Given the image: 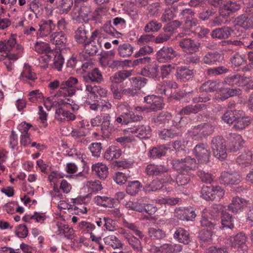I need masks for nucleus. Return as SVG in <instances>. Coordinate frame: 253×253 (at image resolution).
<instances>
[{"instance_id":"a18cd8bd","label":"nucleus","mask_w":253,"mask_h":253,"mask_svg":"<svg viewBox=\"0 0 253 253\" xmlns=\"http://www.w3.org/2000/svg\"><path fill=\"white\" fill-rule=\"evenodd\" d=\"M171 115L168 112H162L156 118H153L152 120L156 126L169 122L171 119Z\"/></svg>"},{"instance_id":"7c9ffc66","label":"nucleus","mask_w":253,"mask_h":253,"mask_svg":"<svg viewBox=\"0 0 253 253\" xmlns=\"http://www.w3.org/2000/svg\"><path fill=\"white\" fill-rule=\"evenodd\" d=\"M132 70H122L116 73L110 78L112 84H117L125 81L132 75Z\"/></svg>"},{"instance_id":"4c0bfd02","label":"nucleus","mask_w":253,"mask_h":253,"mask_svg":"<svg viewBox=\"0 0 253 253\" xmlns=\"http://www.w3.org/2000/svg\"><path fill=\"white\" fill-rule=\"evenodd\" d=\"M141 74L150 78L156 79L159 76L158 67L156 65H151L141 71Z\"/></svg>"},{"instance_id":"8fccbe9b","label":"nucleus","mask_w":253,"mask_h":253,"mask_svg":"<svg viewBox=\"0 0 253 253\" xmlns=\"http://www.w3.org/2000/svg\"><path fill=\"white\" fill-rule=\"evenodd\" d=\"M108 174V169L105 164L97 163L96 164V174L101 179L104 180Z\"/></svg>"},{"instance_id":"58836bf2","label":"nucleus","mask_w":253,"mask_h":253,"mask_svg":"<svg viewBox=\"0 0 253 253\" xmlns=\"http://www.w3.org/2000/svg\"><path fill=\"white\" fill-rule=\"evenodd\" d=\"M122 151L117 146H111L107 150L104 155L105 159L113 160L118 159L121 155Z\"/></svg>"},{"instance_id":"864d4df0","label":"nucleus","mask_w":253,"mask_h":253,"mask_svg":"<svg viewBox=\"0 0 253 253\" xmlns=\"http://www.w3.org/2000/svg\"><path fill=\"white\" fill-rule=\"evenodd\" d=\"M237 111L228 110L223 115L222 120L227 124H232L238 118Z\"/></svg>"},{"instance_id":"4468645a","label":"nucleus","mask_w":253,"mask_h":253,"mask_svg":"<svg viewBox=\"0 0 253 253\" xmlns=\"http://www.w3.org/2000/svg\"><path fill=\"white\" fill-rule=\"evenodd\" d=\"M181 19L185 20V27L187 29H190L198 24V20L195 16L194 11L190 8L183 9L179 14Z\"/></svg>"},{"instance_id":"a19ab883","label":"nucleus","mask_w":253,"mask_h":253,"mask_svg":"<svg viewBox=\"0 0 253 253\" xmlns=\"http://www.w3.org/2000/svg\"><path fill=\"white\" fill-rule=\"evenodd\" d=\"M220 84L217 81H208L202 84L200 90L202 91L211 92L219 89Z\"/></svg>"},{"instance_id":"a878e982","label":"nucleus","mask_w":253,"mask_h":253,"mask_svg":"<svg viewBox=\"0 0 253 253\" xmlns=\"http://www.w3.org/2000/svg\"><path fill=\"white\" fill-rule=\"evenodd\" d=\"M182 5V3H179L178 5H173L166 8L161 16V21L163 22H167L173 19L178 12V5Z\"/></svg>"},{"instance_id":"5fc2aeb1","label":"nucleus","mask_w":253,"mask_h":253,"mask_svg":"<svg viewBox=\"0 0 253 253\" xmlns=\"http://www.w3.org/2000/svg\"><path fill=\"white\" fill-rule=\"evenodd\" d=\"M162 27L161 23L157 21L153 20L150 21L146 24L144 28V31L146 33L158 32Z\"/></svg>"},{"instance_id":"aec40b11","label":"nucleus","mask_w":253,"mask_h":253,"mask_svg":"<svg viewBox=\"0 0 253 253\" xmlns=\"http://www.w3.org/2000/svg\"><path fill=\"white\" fill-rule=\"evenodd\" d=\"M127 131L135 134L136 136L140 139L148 138L151 135V128L149 126H134L133 127L128 128Z\"/></svg>"},{"instance_id":"bf43d9fd","label":"nucleus","mask_w":253,"mask_h":253,"mask_svg":"<svg viewBox=\"0 0 253 253\" xmlns=\"http://www.w3.org/2000/svg\"><path fill=\"white\" fill-rule=\"evenodd\" d=\"M231 62L233 66L239 67L245 63L246 60L245 55H241L238 53H235L231 58Z\"/></svg>"},{"instance_id":"f704fd0d","label":"nucleus","mask_w":253,"mask_h":253,"mask_svg":"<svg viewBox=\"0 0 253 253\" xmlns=\"http://www.w3.org/2000/svg\"><path fill=\"white\" fill-rule=\"evenodd\" d=\"M246 77L242 76L239 74H236L226 78L224 80V82L228 85L240 86L246 84Z\"/></svg>"},{"instance_id":"e433bc0d","label":"nucleus","mask_w":253,"mask_h":253,"mask_svg":"<svg viewBox=\"0 0 253 253\" xmlns=\"http://www.w3.org/2000/svg\"><path fill=\"white\" fill-rule=\"evenodd\" d=\"M147 81V79L141 77H133L129 79L128 82L126 83V85L128 83L130 84L131 86L137 91L146 85Z\"/></svg>"},{"instance_id":"5701e85b","label":"nucleus","mask_w":253,"mask_h":253,"mask_svg":"<svg viewBox=\"0 0 253 253\" xmlns=\"http://www.w3.org/2000/svg\"><path fill=\"white\" fill-rule=\"evenodd\" d=\"M121 233L123 235L124 238L126 240L128 244L135 251H142V246L141 242L138 238L126 231H123Z\"/></svg>"},{"instance_id":"412c9836","label":"nucleus","mask_w":253,"mask_h":253,"mask_svg":"<svg viewBox=\"0 0 253 253\" xmlns=\"http://www.w3.org/2000/svg\"><path fill=\"white\" fill-rule=\"evenodd\" d=\"M144 102L149 105L150 109L153 111L161 110L163 108V99L161 97L154 95H149L144 98Z\"/></svg>"},{"instance_id":"393cba45","label":"nucleus","mask_w":253,"mask_h":253,"mask_svg":"<svg viewBox=\"0 0 253 253\" xmlns=\"http://www.w3.org/2000/svg\"><path fill=\"white\" fill-rule=\"evenodd\" d=\"M48 41L54 44L57 49H63L66 43V38L61 33L54 32L51 34Z\"/></svg>"},{"instance_id":"39448f33","label":"nucleus","mask_w":253,"mask_h":253,"mask_svg":"<svg viewBox=\"0 0 253 253\" xmlns=\"http://www.w3.org/2000/svg\"><path fill=\"white\" fill-rule=\"evenodd\" d=\"M211 147L213 155L218 159L223 160L227 157L226 140L222 136L213 137L211 140Z\"/></svg>"},{"instance_id":"de8ad7c7","label":"nucleus","mask_w":253,"mask_h":253,"mask_svg":"<svg viewBox=\"0 0 253 253\" xmlns=\"http://www.w3.org/2000/svg\"><path fill=\"white\" fill-rule=\"evenodd\" d=\"M141 187V183L138 181L129 182L126 191L129 195L134 196L138 193Z\"/></svg>"},{"instance_id":"4be33fe9","label":"nucleus","mask_w":253,"mask_h":253,"mask_svg":"<svg viewBox=\"0 0 253 253\" xmlns=\"http://www.w3.org/2000/svg\"><path fill=\"white\" fill-rule=\"evenodd\" d=\"M241 93L240 88H222L217 92L216 97L217 99L223 101L230 97L238 95Z\"/></svg>"},{"instance_id":"0e129e2a","label":"nucleus","mask_w":253,"mask_h":253,"mask_svg":"<svg viewBox=\"0 0 253 253\" xmlns=\"http://www.w3.org/2000/svg\"><path fill=\"white\" fill-rule=\"evenodd\" d=\"M111 105L105 100L96 99V110L100 111H106L111 108Z\"/></svg>"},{"instance_id":"338daca9","label":"nucleus","mask_w":253,"mask_h":253,"mask_svg":"<svg viewBox=\"0 0 253 253\" xmlns=\"http://www.w3.org/2000/svg\"><path fill=\"white\" fill-rule=\"evenodd\" d=\"M42 97L43 95L39 90H33L28 94V99L29 101L34 103L41 101Z\"/></svg>"},{"instance_id":"6e6d98bb","label":"nucleus","mask_w":253,"mask_h":253,"mask_svg":"<svg viewBox=\"0 0 253 253\" xmlns=\"http://www.w3.org/2000/svg\"><path fill=\"white\" fill-rule=\"evenodd\" d=\"M228 70L223 66H219L216 68H209L206 71V74L209 77H213L217 75L226 73Z\"/></svg>"},{"instance_id":"c756f323","label":"nucleus","mask_w":253,"mask_h":253,"mask_svg":"<svg viewBox=\"0 0 253 253\" xmlns=\"http://www.w3.org/2000/svg\"><path fill=\"white\" fill-rule=\"evenodd\" d=\"M24 52V49L23 46L19 44L16 43L12 49L9 52L6 53L5 57H8V59L12 60L15 61L21 57Z\"/></svg>"},{"instance_id":"e2e57ef3","label":"nucleus","mask_w":253,"mask_h":253,"mask_svg":"<svg viewBox=\"0 0 253 253\" xmlns=\"http://www.w3.org/2000/svg\"><path fill=\"white\" fill-rule=\"evenodd\" d=\"M35 49L39 53H47L50 51V48L47 43L37 42L35 44Z\"/></svg>"},{"instance_id":"4d7b16f0","label":"nucleus","mask_w":253,"mask_h":253,"mask_svg":"<svg viewBox=\"0 0 253 253\" xmlns=\"http://www.w3.org/2000/svg\"><path fill=\"white\" fill-rule=\"evenodd\" d=\"M21 76L23 78L32 81L37 78L36 75L32 71L31 67L27 63L24 64Z\"/></svg>"},{"instance_id":"680f3d73","label":"nucleus","mask_w":253,"mask_h":253,"mask_svg":"<svg viewBox=\"0 0 253 253\" xmlns=\"http://www.w3.org/2000/svg\"><path fill=\"white\" fill-rule=\"evenodd\" d=\"M79 227L81 229H83L84 231H86L87 233H89L90 238L92 241H95V236L90 232L93 231L94 229V226L93 224H92L89 222H87L85 221H83L79 223Z\"/></svg>"},{"instance_id":"a211bd4d","label":"nucleus","mask_w":253,"mask_h":253,"mask_svg":"<svg viewBox=\"0 0 253 253\" xmlns=\"http://www.w3.org/2000/svg\"><path fill=\"white\" fill-rule=\"evenodd\" d=\"M248 205L246 200L239 196L232 198L231 202L227 206V210L234 214L242 211Z\"/></svg>"},{"instance_id":"3c124183","label":"nucleus","mask_w":253,"mask_h":253,"mask_svg":"<svg viewBox=\"0 0 253 253\" xmlns=\"http://www.w3.org/2000/svg\"><path fill=\"white\" fill-rule=\"evenodd\" d=\"M106 245L111 246L114 249H119L122 247V244L115 236L110 235L104 239Z\"/></svg>"},{"instance_id":"20e7f679","label":"nucleus","mask_w":253,"mask_h":253,"mask_svg":"<svg viewBox=\"0 0 253 253\" xmlns=\"http://www.w3.org/2000/svg\"><path fill=\"white\" fill-rule=\"evenodd\" d=\"M215 126L210 123H202L195 126L189 131L191 137L195 140L201 141L204 137L211 135L214 131Z\"/></svg>"},{"instance_id":"774afa93","label":"nucleus","mask_w":253,"mask_h":253,"mask_svg":"<svg viewBox=\"0 0 253 253\" xmlns=\"http://www.w3.org/2000/svg\"><path fill=\"white\" fill-rule=\"evenodd\" d=\"M190 178L189 175L184 173H179L176 178V182L178 186H184L187 184Z\"/></svg>"},{"instance_id":"2eb2a0df","label":"nucleus","mask_w":253,"mask_h":253,"mask_svg":"<svg viewBox=\"0 0 253 253\" xmlns=\"http://www.w3.org/2000/svg\"><path fill=\"white\" fill-rule=\"evenodd\" d=\"M176 55V52L171 47L164 46L157 52L156 59L160 63L168 62Z\"/></svg>"},{"instance_id":"7ed1b4c3","label":"nucleus","mask_w":253,"mask_h":253,"mask_svg":"<svg viewBox=\"0 0 253 253\" xmlns=\"http://www.w3.org/2000/svg\"><path fill=\"white\" fill-rule=\"evenodd\" d=\"M57 106H56V118L60 121L67 120H74L75 119V116L65 109H71L73 111H77L79 109V106L75 102L69 99H59L57 102Z\"/></svg>"},{"instance_id":"f03ea898","label":"nucleus","mask_w":253,"mask_h":253,"mask_svg":"<svg viewBox=\"0 0 253 253\" xmlns=\"http://www.w3.org/2000/svg\"><path fill=\"white\" fill-rule=\"evenodd\" d=\"M84 25L80 26L75 32V38L78 43L83 44L85 51V58L88 60H91L95 53V42H94L95 31L91 33L89 41H86V31Z\"/></svg>"},{"instance_id":"6e6552de","label":"nucleus","mask_w":253,"mask_h":253,"mask_svg":"<svg viewBox=\"0 0 253 253\" xmlns=\"http://www.w3.org/2000/svg\"><path fill=\"white\" fill-rule=\"evenodd\" d=\"M193 153L198 164H207L210 161L211 152L203 143L197 144L193 149Z\"/></svg>"},{"instance_id":"9b49d317","label":"nucleus","mask_w":253,"mask_h":253,"mask_svg":"<svg viewBox=\"0 0 253 253\" xmlns=\"http://www.w3.org/2000/svg\"><path fill=\"white\" fill-rule=\"evenodd\" d=\"M78 83V79L74 77H70L65 82L62 83L60 88L61 95L70 96L75 94L77 88L76 85Z\"/></svg>"},{"instance_id":"0eeeda50","label":"nucleus","mask_w":253,"mask_h":253,"mask_svg":"<svg viewBox=\"0 0 253 253\" xmlns=\"http://www.w3.org/2000/svg\"><path fill=\"white\" fill-rule=\"evenodd\" d=\"M71 16L72 19L79 23L82 22H87L91 18L93 19L94 18V16L89 6H84L81 8L74 7L71 13Z\"/></svg>"},{"instance_id":"ddd939ff","label":"nucleus","mask_w":253,"mask_h":253,"mask_svg":"<svg viewBox=\"0 0 253 253\" xmlns=\"http://www.w3.org/2000/svg\"><path fill=\"white\" fill-rule=\"evenodd\" d=\"M219 181L220 184L227 186L237 185L241 182V178L240 174L236 172L229 173L224 171L221 172Z\"/></svg>"},{"instance_id":"37998d69","label":"nucleus","mask_w":253,"mask_h":253,"mask_svg":"<svg viewBox=\"0 0 253 253\" xmlns=\"http://www.w3.org/2000/svg\"><path fill=\"white\" fill-rule=\"evenodd\" d=\"M163 185L161 181L158 179H156L153 180L150 183L147 184L144 187L143 190L145 193H149L151 192L160 190L163 187Z\"/></svg>"},{"instance_id":"dca6fc26","label":"nucleus","mask_w":253,"mask_h":253,"mask_svg":"<svg viewBox=\"0 0 253 253\" xmlns=\"http://www.w3.org/2000/svg\"><path fill=\"white\" fill-rule=\"evenodd\" d=\"M64 177V174L58 171H53L48 175V180L51 183L54 184L53 189L50 192V194L53 200L56 198L61 199L62 195L60 193V190L55 184L58 179L62 178Z\"/></svg>"},{"instance_id":"bb28decb","label":"nucleus","mask_w":253,"mask_h":253,"mask_svg":"<svg viewBox=\"0 0 253 253\" xmlns=\"http://www.w3.org/2000/svg\"><path fill=\"white\" fill-rule=\"evenodd\" d=\"M173 237L178 242L184 245L188 244L191 241L189 232L181 227L177 228L176 229L173 234Z\"/></svg>"},{"instance_id":"c03bdc74","label":"nucleus","mask_w":253,"mask_h":253,"mask_svg":"<svg viewBox=\"0 0 253 253\" xmlns=\"http://www.w3.org/2000/svg\"><path fill=\"white\" fill-rule=\"evenodd\" d=\"M148 234L149 237L153 240H161L166 237L165 232L161 229L154 227L148 228Z\"/></svg>"},{"instance_id":"79ce46f5","label":"nucleus","mask_w":253,"mask_h":253,"mask_svg":"<svg viewBox=\"0 0 253 253\" xmlns=\"http://www.w3.org/2000/svg\"><path fill=\"white\" fill-rule=\"evenodd\" d=\"M168 148L164 145L154 147L149 152V156L152 158H160L166 155Z\"/></svg>"},{"instance_id":"69168bd1","label":"nucleus","mask_w":253,"mask_h":253,"mask_svg":"<svg viewBox=\"0 0 253 253\" xmlns=\"http://www.w3.org/2000/svg\"><path fill=\"white\" fill-rule=\"evenodd\" d=\"M109 118V116L105 117H104L101 125L100 126L97 125L96 130L100 129L102 131L103 134H105L106 133V135H107V133L109 132L110 125Z\"/></svg>"},{"instance_id":"b1692460","label":"nucleus","mask_w":253,"mask_h":253,"mask_svg":"<svg viewBox=\"0 0 253 253\" xmlns=\"http://www.w3.org/2000/svg\"><path fill=\"white\" fill-rule=\"evenodd\" d=\"M233 30L229 27L224 26L221 28H216L211 33V36L212 38L218 40L226 39L231 35Z\"/></svg>"},{"instance_id":"9d476101","label":"nucleus","mask_w":253,"mask_h":253,"mask_svg":"<svg viewBox=\"0 0 253 253\" xmlns=\"http://www.w3.org/2000/svg\"><path fill=\"white\" fill-rule=\"evenodd\" d=\"M178 45L184 52L192 54L199 51L201 43L191 38H184L179 41Z\"/></svg>"},{"instance_id":"052dcab7","label":"nucleus","mask_w":253,"mask_h":253,"mask_svg":"<svg viewBox=\"0 0 253 253\" xmlns=\"http://www.w3.org/2000/svg\"><path fill=\"white\" fill-rule=\"evenodd\" d=\"M234 122L233 128L237 130L243 129L250 124L249 120L246 118H238Z\"/></svg>"},{"instance_id":"ea45409f","label":"nucleus","mask_w":253,"mask_h":253,"mask_svg":"<svg viewBox=\"0 0 253 253\" xmlns=\"http://www.w3.org/2000/svg\"><path fill=\"white\" fill-rule=\"evenodd\" d=\"M233 217L226 211H222L221 215V223L223 227L232 229L234 227Z\"/></svg>"},{"instance_id":"13d9d810","label":"nucleus","mask_w":253,"mask_h":253,"mask_svg":"<svg viewBox=\"0 0 253 253\" xmlns=\"http://www.w3.org/2000/svg\"><path fill=\"white\" fill-rule=\"evenodd\" d=\"M201 196L206 200H213L216 198L213 193V188L210 186H203L201 190Z\"/></svg>"},{"instance_id":"603ef678","label":"nucleus","mask_w":253,"mask_h":253,"mask_svg":"<svg viewBox=\"0 0 253 253\" xmlns=\"http://www.w3.org/2000/svg\"><path fill=\"white\" fill-rule=\"evenodd\" d=\"M178 135V133L173 129H163L159 132V137L165 140L173 138Z\"/></svg>"},{"instance_id":"c85d7f7f","label":"nucleus","mask_w":253,"mask_h":253,"mask_svg":"<svg viewBox=\"0 0 253 253\" xmlns=\"http://www.w3.org/2000/svg\"><path fill=\"white\" fill-rule=\"evenodd\" d=\"M94 182H90L88 184L86 185V188L88 189V192L89 193L84 196H79L76 198H72L71 199V202L74 204H85L89 201L91 195L94 192H95V190L94 188Z\"/></svg>"},{"instance_id":"09e8293b","label":"nucleus","mask_w":253,"mask_h":253,"mask_svg":"<svg viewBox=\"0 0 253 253\" xmlns=\"http://www.w3.org/2000/svg\"><path fill=\"white\" fill-rule=\"evenodd\" d=\"M133 47L129 43H126L121 44L118 48L119 55L122 57H127L133 52Z\"/></svg>"},{"instance_id":"f3484780","label":"nucleus","mask_w":253,"mask_h":253,"mask_svg":"<svg viewBox=\"0 0 253 253\" xmlns=\"http://www.w3.org/2000/svg\"><path fill=\"white\" fill-rule=\"evenodd\" d=\"M227 139L228 149L230 152H236L243 148L244 140L241 135L237 133H230Z\"/></svg>"},{"instance_id":"f8f14e48","label":"nucleus","mask_w":253,"mask_h":253,"mask_svg":"<svg viewBox=\"0 0 253 253\" xmlns=\"http://www.w3.org/2000/svg\"><path fill=\"white\" fill-rule=\"evenodd\" d=\"M40 28L37 33L38 37H48V40L49 39L51 34L54 33V30L55 28V24L52 20H42L39 23Z\"/></svg>"},{"instance_id":"49530a36","label":"nucleus","mask_w":253,"mask_h":253,"mask_svg":"<svg viewBox=\"0 0 253 253\" xmlns=\"http://www.w3.org/2000/svg\"><path fill=\"white\" fill-rule=\"evenodd\" d=\"M181 215L179 217L181 220L192 221L195 218L196 214L194 209L192 207L184 208L180 211Z\"/></svg>"},{"instance_id":"cd10ccee","label":"nucleus","mask_w":253,"mask_h":253,"mask_svg":"<svg viewBox=\"0 0 253 253\" xmlns=\"http://www.w3.org/2000/svg\"><path fill=\"white\" fill-rule=\"evenodd\" d=\"M193 75V70L184 66L178 67L176 69L175 76L178 81L185 82L190 80Z\"/></svg>"},{"instance_id":"c9c22d12","label":"nucleus","mask_w":253,"mask_h":253,"mask_svg":"<svg viewBox=\"0 0 253 253\" xmlns=\"http://www.w3.org/2000/svg\"><path fill=\"white\" fill-rule=\"evenodd\" d=\"M221 57V54L217 51L209 52L204 56L203 62L206 64L212 65L219 62Z\"/></svg>"},{"instance_id":"6ab92c4d","label":"nucleus","mask_w":253,"mask_h":253,"mask_svg":"<svg viewBox=\"0 0 253 253\" xmlns=\"http://www.w3.org/2000/svg\"><path fill=\"white\" fill-rule=\"evenodd\" d=\"M16 43V37L11 35L8 40L0 42V61L6 56V53L9 52Z\"/></svg>"},{"instance_id":"473e14b6","label":"nucleus","mask_w":253,"mask_h":253,"mask_svg":"<svg viewBox=\"0 0 253 253\" xmlns=\"http://www.w3.org/2000/svg\"><path fill=\"white\" fill-rule=\"evenodd\" d=\"M235 24L244 29H249L252 27L253 22L247 14H242L235 20Z\"/></svg>"},{"instance_id":"423d86ee","label":"nucleus","mask_w":253,"mask_h":253,"mask_svg":"<svg viewBox=\"0 0 253 253\" xmlns=\"http://www.w3.org/2000/svg\"><path fill=\"white\" fill-rule=\"evenodd\" d=\"M171 164L173 169L179 171L186 172L189 170H194L198 168V164L196 159L190 156L181 159H173Z\"/></svg>"},{"instance_id":"f257e3e1","label":"nucleus","mask_w":253,"mask_h":253,"mask_svg":"<svg viewBox=\"0 0 253 253\" xmlns=\"http://www.w3.org/2000/svg\"><path fill=\"white\" fill-rule=\"evenodd\" d=\"M82 68L84 71L83 78L85 83L87 94L85 105L95 110V65L92 62H86L83 64Z\"/></svg>"},{"instance_id":"2f4dec72","label":"nucleus","mask_w":253,"mask_h":253,"mask_svg":"<svg viewBox=\"0 0 253 253\" xmlns=\"http://www.w3.org/2000/svg\"><path fill=\"white\" fill-rule=\"evenodd\" d=\"M58 228L56 231L57 235H64L66 238L71 239L73 237L74 230L69 227L68 225L63 224L61 222H58L56 224Z\"/></svg>"},{"instance_id":"72a5a7b5","label":"nucleus","mask_w":253,"mask_h":253,"mask_svg":"<svg viewBox=\"0 0 253 253\" xmlns=\"http://www.w3.org/2000/svg\"><path fill=\"white\" fill-rule=\"evenodd\" d=\"M253 161V153L250 151H246L237 158V163L245 167L250 165Z\"/></svg>"},{"instance_id":"1a4fd4ad","label":"nucleus","mask_w":253,"mask_h":253,"mask_svg":"<svg viewBox=\"0 0 253 253\" xmlns=\"http://www.w3.org/2000/svg\"><path fill=\"white\" fill-rule=\"evenodd\" d=\"M228 241L232 248L243 252L247 249V237L244 232H240L235 235L230 236Z\"/></svg>"}]
</instances>
